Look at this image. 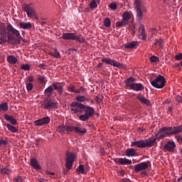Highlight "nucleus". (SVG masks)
<instances>
[{
	"label": "nucleus",
	"instance_id": "a19ab883",
	"mask_svg": "<svg viewBox=\"0 0 182 182\" xmlns=\"http://www.w3.org/2000/svg\"><path fill=\"white\" fill-rule=\"evenodd\" d=\"M33 84H32L31 81H29V82L26 84V88L28 91H31L33 90Z\"/></svg>",
	"mask_w": 182,
	"mask_h": 182
},
{
	"label": "nucleus",
	"instance_id": "052dcab7",
	"mask_svg": "<svg viewBox=\"0 0 182 182\" xmlns=\"http://www.w3.org/2000/svg\"><path fill=\"white\" fill-rule=\"evenodd\" d=\"M41 25L44 26L45 25H46V21H41Z\"/></svg>",
	"mask_w": 182,
	"mask_h": 182
},
{
	"label": "nucleus",
	"instance_id": "c756f323",
	"mask_svg": "<svg viewBox=\"0 0 182 182\" xmlns=\"http://www.w3.org/2000/svg\"><path fill=\"white\" fill-rule=\"evenodd\" d=\"M139 39H142L143 32H145L144 25H140V26L139 27Z\"/></svg>",
	"mask_w": 182,
	"mask_h": 182
},
{
	"label": "nucleus",
	"instance_id": "aec40b11",
	"mask_svg": "<svg viewBox=\"0 0 182 182\" xmlns=\"http://www.w3.org/2000/svg\"><path fill=\"white\" fill-rule=\"evenodd\" d=\"M144 90V86L141 82H135L133 81V90L134 91H142Z\"/></svg>",
	"mask_w": 182,
	"mask_h": 182
},
{
	"label": "nucleus",
	"instance_id": "20e7f679",
	"mask_svg": "<svg viewBox=\"0 0 182 182\" xmlns=\"http://www.w3.org/2000/svg\"><path fill=\"white\" fill-rule=\"evenodd\" d=\"M76 133V134H79V136H83L86 134L87 132V129L85 127H79L78 125H71L70 124H63L62 125H59L57 128L58 132H60V134H65L67 132V134H70V132Z\"/></svg>",
	"mask_w": 182,
	"mask_h": 182
},
{
	"label": "nucleus",
	"instance_id": "4c0bfd02",
	"mask_svg": "<svg viewBox=\"0 0 182 182\" xmlns=\"http://www.w3.org/2000/svg\"><path fill=\"white\" fill-rule=\"evenodd\" d=\"M175 59H176L177 60H181V62L178 63V64H181V66H182V61H181V60H182V53H177V55H175Z\"/></svg>",
	"mask_w": 182,
	"mask_h": 182
},
{
	"label": "nucleus",
	"instance_id": "ea45409f",
	"mask_svg": "<svg viewBox=\"0 0 182 182\" xmlns=\"http://www.w3.org/2000/svg\"><path fill=\"white\" fill-rule=\"evenodd\" d=\"M21 70H31L30 64H22Z\"/></svg>",
	"mask_w": 182,
	"mask_h": 182
},
{
	"label": "nucleus",
	"instance_id": "4d7b16f0",
	"mask_svg": "<svg viewBox=\"0 0 182 182\" xmlns=\"http://www.w3.org/2000/svg\"><path fill=\"white\" fill-rule=\"evenodd\" d=\"M120 182H132V181L130 179H122Z\"/></svg>",
	"mask_w": 182,
	"mask_h": 182
},
{
	"label": "nucleus",
	"instance_id": "c85d7f7f",
	"mask_svg": "<svg viewBox=\"0 0 182 182\" xmlns=\"http://www.w3.org/2000/svg\"><path fill=\"white\" fill-rule=\"evenodd\" d=\"M116 26L121 28L122 26H124V13L122 14V20L121 21H117Z\"/></svg>",
	"mask_w": 182,
	"mask_h": 182
},
{
	"label": "nucleus",
	"instance_id": "5fc2aeb1",
	"mask_svg": "<svg viewBox=\"0 0 182 182\" xmlns=\"http://www.w3.org/2000/svg\"><path fill=\"white\" fill-rule=\"evenodd\" d=\"M63 173L66 174V173H68L69 169L67 168V166H66V168H63Z\"/></svg>",
	"mask_w": 182,
	"mask_h": 182
},
{
	"label": "nucleus",
	"instance_id": "dca6fc26",
	"mask_svg": "<svg viewBox=\"0 0 182 182\" xmlns=\"http://www.w3.org/2000/svg\"><path fill=\"white\" fill-rule=\"evenodd\" d=\"M176 146V145L175 141H169L165 143V145L164 146V150H168V152H174Z\"/></svg>",
	"mask_w": 182,
	"mask_h": 182
},
{
	"label": "nucleus",
	"instance_id": "69168bd1",
	"mask_svg": "<svg viewBox=\"0 0 182 182\" xmlns=\"http://www.w3.org/2000/svg\"><path fill=\"white\" fill-rule=\"evenodd\" d=\"M178 181H182V176H181V177H178Z\"/></svg>",
	"mask_w": 182,
	"mask_h": 182
},
{
	"label": "nucleus",
	"instance_id": "a878e982",
	"mask_svg": "<svg viewBox=\"0 0 182 182\" xmlns=\"http://www.w3.org/2000/svg\"><path fill=\"white\" fill-rule=\"evenodd\" d=\"M9 110V105L7 102H2L0 104V111L6 112Z\"/></svg>",
	"mask_w": 182,
	"mask_h": 182
},
{
	"label": "nucleus",
	"instance_id": "412c9836",
	"mask_svg": "<svg viewBox=\"0 0 182 182\" xmlns=\"http://www.w3.org/2000/svg\"><path fill=\"white\" fill-rule=\"evenodd\" d=\"M136 98L139 102H141V104H145L146 105H150L151 102L150 100H148V98H146L143 96V95H137Z\"/></svg>",
	"mask_w": 182,
	"mask_h": 182
},
{
	"label": "nucleus",
	"instance_id": "49530a36",
	"mask_svg": "<svg viewBox=\"0 0 182 182\" xmlns=\"http://www.w3.org/2000/svg\"><path fill=\"white\" fill-rule=\"evenodd\" d=\"M38 68H40L41 70H46V64L44 63H41V64H38Z\"/></svg>",
	"mask_w": 182,
	"mask_h": 182
},
{
	"label": "nucleus",
	"instance_id": "6ab92c4d",
	"mask_svg": "<svg viewBox=\"0 0 182 182\" xmlns=\"http://www.w3.org/2000/svg\"><path fill=\"white\" fill-rule=\"evenodd\" d=\"M30 163L31 164V166H33V168H36V170H41V165H39V163L36 158H31Z\"/></svg>",
	"mask_w": 182,
	"mask_h": 182
},
{
	"label": "nucleus",
	"instance_id": "774afa93",
	"mask_svg": "<svg viewBox=\"0 0 182 182\" xmlns=\"http://www.w3.org/2000/svg\"><path fill=\"white\" fill-rule=\"evenodd\" d=\"M166 104H171V100H166Z\"/></svg>",
	"mask_w": 182,
	"mask_h": 182
},
{
	"label": "nucleus",
	"instance_id": "09e8293b",
	"mask_svg": "<svg viewBox=\"0 0 182 182\" xmlns=\"http://www.w3.org/2000/svg\"><path fill=\"white\" fill-rule=\"evenodd\" d=\"M175 138H176L177 141H178V143H182V136H175Z\"/></svg>",
	"mask_w": 182,
	"mask_h": 182
},
{
	"label": "nucleus",
	"instance_id": "39448f33",
	"mask_svg": "<svg viewBox=\"0 0 182 182\" xmlns=\"http://www.w3.org/2000/svg\"><path fill=\"white\" fill-rule=\"evenodd\" d=\"M54 90H57L58 93L59 95H63L64 91V86L60 84V82H53L52 84V86H48L46 87V89L44 91V93L47 95V97H51L52 93L54 91Z\"/></svg>",
	"mask_w": 182,
	"mask_h": 182
},
{
	"label": "nucleus",
	"instance_id": "f257e3e1",
	"mask_svg": "<svg viewBox=\"0 0 182 182\" xmlns=\"http://www.w3.org/2000/svg\"><path fill=\"white\" fill-rule=\"evenodd\" d=\"M76 102L70 104V111L73 114H77L80 112L79 119L81 122H87L90 118L95 114V107L91 105H85L82 102H89L90 98L85 97V95H77L75 97Z\"/></svg>",
	"mask_w": 182,
	"mask_h": 182
},
{
	"label": "nucleus",
	"instance_id": "603ef678",
	"mask_svg": "<svg viewBox=\"0 0 182 182\" xmlns=\"http://www.w3.org/2000/svg\"><path fill=\"white\" fill-rule=\"evenodd\" d=\"M28 80H29L31 83H32V82L33 81V77H32L31 75L28 76Z\"/></svg>",
	"mask_w": 182,
	"mask_h": 182
},
{
	"label": "nucleus",
	"instance_id": "e2e57ef3",
	"mask_svg": "<svg viewBox=\"0 0 182 182\" xmlns=\"http://www.w3.org/2000/svg\"><path fill=\"white\" fill-rule=\"evenodd\" d=\"M80 91H85V87H83V86H81Z\"/></svg>",
	"mask_w": 182,
	"mask_h": 182
},
{
	"label": "nucleus",
	"instance_id": "7c9ffc66",
	"mask_svg": "<svg viewBox=\"0 0 182 182\" xmlns=\"http://www.w3.org/2000/svg\"><path fill=\"white\" fill-rule=\"evenodd\" d=\"M13 182H24L23 177L22 176H16L14 177Z\"/></svg>",
	"mask_w": 182,
	"mask_h": 182
},
{
	"label": "nucleus",
	"instance_id": "ddd939ff",
	"mask_svg": "<svg viewBox=\"0 0 182 182\" xmlns=\"http://www.w3.org/2000/svg\"><path fill=\"white\" fill-rule=\"evenodd\" d=\"M75 158H76V156L75 154H74L73 152H67L65 166H66V168L68 169V171L69 170H71V168H73V163Z\"/></svg>",
	"mask_w": 182,
	"mask_h": 182
},
{
	"label": "nucleus",
	"instance_id": "72a5a7b5",
	"mask_svg": "<svg viewBox=\"0 0 182 182\" xmlns=\"http://www.w3.org/2000/svg\"><path fill=\"white\" fill-rule=\"evenodd\" d=\"M104 25L105 26H111L112 21L110 20V18H105V20H104Z\"/></svg>",
	"mask_w": 182,
	"mask_h": 182
},
{
	"label": "nucleus",
	"instance_id": "de8ad7c7",
	"mask_svg": "<svg viewBox=\"0 0 182 182\" xmlns=\"http://www.w3.org/2000/svg\"><path fill=\"white\" fill-rule=\"evenodd\" d=\"M141 39L146 40L147 39V36L146 34V28L144 27V32H142Z\"/></svg>",
	"mask_w": 182,
	"mask_h": 182
},
{
	"label": "nucleus",
	"instance_id": "9b49d317",
	"mask_svg": "<svg viewBox=\"0 0 182 182\" xmlns=\"http://www.w3.org/2000/svg\"><path fill=\"white\" fill-rule=\"evenodd\" d=\"M149 164H151L150 161H144L142 163H138L137 165H134V171L138 173V171L141 172V176H147V172L146 170L149 168Z\"/></svg>",
	"mask_w": 182,
	"mask_h": 182
},
{
	"label": "nucleus",
	"instance_id": "a211bd4d",
	"mask_svg": "<svg viewBox=\"0 0 182 182\" xmlns=\"http://www.w3.org/2000/svg\"><path fill=\"white\" fill-rule=\"evenodd\" d=\"M136 80L134 77H129V79L125 80V86L129 87L130 90H134V81Z\"/></svg>",
	"mask_w": 182,
	"mask_h": 182
},
{
	"label": "nucleus",
	"instance_id": "8fccbe9b",
	"mask_svg": "<svg viewBox=\"0 0 182 182\" xmlns=\"http://www.w3.org/2000/svg\"><path fill=\"white\" fill-rule=\"evenodd\" d=\"M175 100H176V102H182V97H181L180 95H178L177 97H175Z\"/></svg>",
	"mask_w": 182,
	"mask_h": 182
},
{
	"label": "nucleus",
	"instance_id": "9d476101",
	"mask_svg": "<svg viewBox=\"0 0 182 182\" xmlns=\"http://www.w3.org/2000/svg\"><path fill=\"white\" fill-rule=\"evenodd\" d=\"M62 39H71L77 41L78 43H85V38L82 36H76L74 32H63Z\"/></svg>",
	"mask_w": 182,
	"mask_h": 182
},
{
	"label": "nucleus",
	"instance_id": "a18cd8bd",
	"mask_svg": "<svg viewBox=\"0 0 182 182\" xmlns=\"http://www.w3.org/2000/svg\"><path fill=\"white\" fill-rule=\"evenodd\" d=\"M38 80H39V82H41V83H43V82H45L46 80V77L43 75H38Z\"/></svg>",
	"mask_w": 182,
	"mask_h": 182
},
{
	"label": "nucleus",
	"instance_id": "6e6552de",
	"mask_svg": "<svg viewBox=\"0 0 182 182\" xmlns=\"http://www.w3.org/2000/svg\"><path fill=\"white\" fill-rule=\"evenodd\" d=\"M166 80L165 77L159 74V75L156 77V79L151 80V84L154 87H156L158 90H161L162 87L166 86Z\"/></svg>",
	"mask_w": 182,
	"mask_h": 182
},
{
	"label": "nucleus",
	"instance_id": "c9c22d12",
	"mask_svg": "<svg viewBox=\"0 0 182 182\" xmlns=\"http://www.w3.org/2000/svg\"><path fill=\"white\" fill-rule=\"evenodd\" d=\"M68 91H71L72 93H75L76 87L74 86V84H70V86L68 87Z\"/></svg>",
	"mask_w": 182,
	"mask_h": 182
},
{
	"label": "nucleus",
	"instance_id": "f8f14e48",
	"mask_svg": "<svg viewBox=\"0 0 182 182\" xmlns=\"http://www.w3.org/2000/svg\"><path fill=\"white\" fill-rule=\"evenodd\" d=\"M58 102L56 100H53L51 97H47L44 98L42 104L43 109H58Z\"/></svg>",
	"mask_w": 182,
	"mask_h": 182
},
{
	"label": "nucleus",
	"instance_id": "2f4dec72",
	"mask_svg": "<svg viewBox=\"0 0 182 182\" xmlns=\"http://www.w3.org/2000/svg\"><path fill=\"white\" fill-rule=\"evenodd\" d=\"M77 171L78 173H86L84 165H79V166H77Z\"/></svg>",
	"mask_w": 182,
	"mask_h": 182
},
{
	"label": "nucleus",
	"instance_id": "5701e85b",
	"mask_svg": "<svg viewBox=\"0 0 182 182\" xmlns=\"http://www.w3.org/2000/svg\"><path fill=\"white\" fill-rule=\"evenodd\" d=\"M7 61L10 64H16L18 59L15 55H7Z\"/></svg>",
	"mask_w": 182,
	"mask_h": 182
},
{
	"label": "nucleus",
	"instance_id": "473e14b6",
	"mask_svg": "<svg viewBox=\"0 0 182 182\" xmlns=\"http://www.w3.org/2000/svg\"><path fill=\"white\" fill-rule=\"evenodd\" d=\"M104 97L102 95H97V97H95V100L97 102V104H101L103 100Z\"/></svg>",
	"mask_w": 182,
	"mask_h": 182
},
{
	"label": "nucleus",
	"instance_id": "bb28decb",
	"mask_svg": "<svg viewBox=\"0 0 182 182\" xmlns=\"http://www.w3.org/2000/svg\"><path fill=\"white\" fill-rule=\"evenodd\" d=\"M50 55H52L53 57L57 58V59H59L60 57H61L60 52H58V48H54V52H50Z\"/></svg>",
	"mask_w": 182,
	"mask_h": 182
},
{
	"label": "nucleus",
	"instance_id": "0eeeda50",
	"mask_svg": "<svg viewBox=\"0 0 182 182\" xmlns=\"http://www.w3.org/2000/svg\"><path fill=\"white\" fill-rule=\"evenodd\" d=\"M134 9L136 13V20L137 21H142L143 19V12L142 9L144 7L142 0H134Z\"/></svg>",
	"mask_w": 182,
	"mask_h": 182
},
{
	"label": "nucleus",
	"instance_id": "13d9d810",
	"mask_svg": "<svg viewBox=\"0 0 182 182\" xmlns=\"http://www.w3.org/2000/svg\"><path fill=\"white\" fill-rule=\"evenodd\" d=\"M144 129L143 127H139L138 128V132H144Z\"/></svg>",
	"mask_w": 182,
	"mask_h": 182
},
{
	"label": "nucleus",
	"instance_id": "3c124183",
	"mask_svg": "<svg viewBox=\"0 0 182 182\" xmlns=\"http://www.w3.org/2000/svg\"><path fill=\"white\" fill-rule=\"evenodd\" d=\"M40 141H41V139H36L35 141H34L35 145H36V146H39V144H40Z\"/></svg>",
	"mask_w": 182,
	"mask_h": 182
},
{
	"label": "nucleus",
	"instance_id": "58836bf2",
	"mask_svg": "<svg viewBox=\"0 0 182 182\" xmlns=\"http://www.w3.org/2000/svg\"><path fill=\"white\" fill-rule=\"evenodd\" d=\"M151 63H156L157 60H159V57H157V55H151L150 57Z\"/></svg>",
	"mask_w": 182,
	"mask_h": 182
},
{
	"label": "nucleus",
	"instance_id": "680f3d73",
	"mask_svg": "<svg viewBox=\"0 0 182 182\" xmlns=\"http://www.w3.org/2000/svg\"><path fill=\"white\" fill-rule=\"evenodd\" d=\"M75 93H81L80 87V90H75Z\"/></svg>",
	"mask_w": 182,
	"mask_h": 182
},
{
	"label": "nucleus",
	"instance_id": "1a4fd4ad",
	"mask_svg": "<svg viewBox=\"0 0 182 182\" xmlns=\"http://www.w3.org/2000/svg\"><path fill=\"white\" fill-rule=\"evenodd\" d=\"M22 9L24 12H26L28 18H33L34 19H38L36 11L33 7H32V5H31V4H23V5H22Z\"/></svg>",
	"mask_w": 182,
	"mask_h": 182
},
{
	"label": "nucleus",
	"instance_id": "423d86ee",
	"mask_svg": "<svg viewBox=\"0 0 182 182\" xmlns=\"http://www.w3.org/2000/svg\"><path fill=\"white\" fill-rule=\"evenodd\" d=\"M5 119H7V122H10L9 124H4L5 127H7L11 132H18L17 127H15V125L17 124V120L16 118L11 117V114H4Z\"/></svg>",
	"mask_w": 182,
	"mask_h": 182
},
{
	"label": "nucleus",
	"instance_id": "e433bc0d",
	"mask_svg": "<svg viewBox=\"0 0 182 182\" xmlns=\"http://www.w3.org/2000/svg\"><path fill=\"white\" fill-rule=\"evenodd\" d=\"M90 9H95L96 7H97V4L96 0H92V1H90Z\"/></svg>",
	"mask_w": 182,
	"mask_h": 182
},
{
	"label": "nucleus",
	"instance_id": "f03ea898",
	"mask_svg": "<svg viewBox=\"0 0 182 182\" xmlns=\"http://www.w3.org/2000/svg\"><path fill=\"white\" fill-rule=\"evenodd\" d=\"M179 132H182V125H175L173 127H161L159 129L154 138H149L148 139H140V149H146L147 146L154 145L156 139H163L167 136L176 134L178 136Z\"/></svg>",
	"mask_w": 182,
	"mask_h": 182
},
{
	"label": "nucleus",
	"instance_id": "b1692460",
	"mask_svg": "<svg viewBox=\"0 0 182 182\" xmlns=\"http://www.w3.org/2000/svg\"><path fill=\"white\" fill-rule=\"evenodd\" d=\"M19 25H20L21 28H26V29L32 28V23H31L30 21H28V22L21 21L19 23Z\"/></svg>",
	"mask_w": 182,
	"mask_h": 182
},
{
	"label": "nucleus",
	"instance_id": "4468645a",
	"mask_svg": "<svg viewBox=\"0 0 182 182\" xmlns=\"http://www.w3.org/2000/svg\"><path fill=\"white\" fill-rule=\"evenodd\" d=\"M103 63H105L106 64H111L112 66H115L117 68H124V65L122 64V63L115 62L112 59L106 58L102 59V63H99L97 64V68H102V66H103Z\"/></svg>",
	"mask_w": 182,
	"mask_h": 182
},
{
	"label": "nucleus",
	"instance_id": "6e6d98bb",
	"mask_svg": "<svg viewBox=\"0 0 182 182\" xmlns=\"http://www.w3.org/2000/svg\"><path fill=\"white\" fill-rule=\"evenodd\" d=\"M46 173H50V176H55V172H50L49 170H46Z\"/></svg>",
	"mask_w": 182,
	"mask_h": 182
},
{
	"label": "nucleus",
	"instance_id": "0e129e2a",
	"mask_svg": "<svg viewBox=\"0 0 182 182\" xmlns=\"http://www.w3.org/2000/svg\"><path fill=\"white\" fill-rule=\"evenodd\" d=\"M154 45H158V39H155V43H154Z\"/></svg>",
	"mask_w": 182,
	"mask_h": 182
},
{
	"label": "nucleus",
	"instance_id": "4be33fe9",
	"mask_svg": "<svg viewBox=\"0 0 182 182\" xmlns=\"http://www.w3.org/2000/svg\"><path fill=\"white\" fill-rule=\"evenodd\" d=\"M132 16L131 14L129 13L128 11H125L124 13V26H126V25H128V23L129 21V20L131 19Z\"/></svg>",
	"mask_w": 182,
	"mask_h": 182
},
{
	"label": "nucleus",
	"instance_id": "bf43d9fd",
	"mask_svg": "<svg viewBox=\"0 0 182 182\" xmlns=\"http://www.w3.org/2000/svg\"><path fill=\"white\" fill-rule=\"evenodd\" d=\"M124 170H121L120 172L119 173V176H124Z\"/></svg>",
	"mask_w": 182,
	"mask_h": 182
},
{
	"label": "nucleus",
	"instance_id": "2eb2a0df",
	"mask_svg": "<svg viewBox=\"0 0 182 182\" xmlns=\"http://www.w3.org/2000/svg\"><path fill=\"white\" fill-rule=\"evenodd\" d=\"M50 122V117H43V118H38V120H35L34 125H36V127H41L42 125H47Z\"/></svg>",
	"mask_w": 182,
	"mask_h": 182
},
{
	"label": "nucleus",
	"instance_id": "338daca9",
	"mask_svg": "<svg viewBox=\"0 0 182 182\" xmlns=\"http://www.w3.org/2000/svg\"><path fill=\"white\" fill-rule=\"evenodd\" d=\"M168 111L171 112L173 111V107H168Z\"/></svg>",
	"mask_w": 182,
	"mask_h": 182
},
{
	"label": "nucleus",
	"instance_id": "cd10ccee",
	"mask_svg": "<svg viewBox=\"0 0 182 182\" xmlns=\"http://www.w3.org/2000/svg\"><path fill=\"white\" fill-rule=\"evenodd\" d=\"M126 156H136L135 149H127L126 151Z\"/></svg>",
	"mask_w": 182,
	"mask_h": 182
},
{
	"label": "nucleus",
	"instance_id": "864d4df0",
	"mask_svg": "<svg viewBox=\"0 0 182 182\" xmlns=\"http://www.w3.org/2000/svg\"><path fill=\"white\" fill-rule=\"evenodd\" d=\"M39 182H46V179L44 178V177H40V179H38Z\"/></svg>",
	"mask_w": 182,
	"mask_h": 182
},
{
	"label": "nucleus",
	"instance_id": "f3484780",
	"mask_svg": "<svg viewBox=\"0 0 182 182\" xmlns=\"http://www.w3.org/2000/svg\"><path fill=\"white\" fill-rule=\"evenodd\" d=\"M116 163H119V164H129L130 168H134L133 165H132V159H127V158H119V159H114Z\"/></svg>",
	"mask_w": 182,
	"mask_h": 182
},
{
	"label": "nucleus",
	"instance_id": "393cba45",
	"mask_svg": "<svg viewBox=\"0 0 182 182\" xmlns=\"http://www.w3.org/2000/svg\"><path fill=\"white\" fill-rule=\"evenodd\" d=\"M138 45V41H131L129 43H127L124 45L125 48H134L135 46Z\"/></svg>",
	"mask_w": 182,
	"mask_h": 182
},
{
	"label": "nucleus",
	"instance_id": "79ce46f5",
	"mask_svg": "<svg viewBox=\"0 0 182 182\" xmlns=\"http://www.w3.org/2000/svg\"><path fill=\"white\" fill-rule=\"evenodd\" d=\"M109 9H112L113 11H115V9H117V4H115L114 1H112V4H109Z\"/></svg>",
	"mask_w": 182,
	"mask_h": 182
},
{
	"label": "nucleus",
	"instance_id": "37998d69",
	"mask_svg": "<svg viewBox=\"0 0 182 182\" xmlns=\"http://www.w3.org/2000/svg\"><path fill=\"white\" fill-rule=\"evenodd\" d=\"M8 139H0V146H1V145L6 146L8 145Z\"/></svg>",
	"mask_w": 182,
	"mask_h": 182
},
{
	"label": "nucleus",
	"instance_id": "f704fd0d",
	"mask_svg": "<svg viewBox=\"0 0 182 182\" xmlns=\"http://www.w3.org/2000/svg\"><path fill=\"white\" fill-rule=\"evenodd\" d=\"M1 173H11V170L10 168H6V166H4V168L1 169Z\"/></svg>",
	"mask_w": 182,
	"mask_h": 182
},
{
	"label": "nucleus",
	"instance_id": "7ed1b4c3",
	"mask_svg": "<svg viewBox=\"0 0 182 182\" xmlns=\"http://www.w3.org/2000/svg\"><path fill=\"white\" fill-rule=\"evenodd\" d=\"M14 36H16L18 43H21V41H23V43H25V39H23L22 36H21V32L15 28L13 25L9 24L6 27L5 23H0V45H4L5 43L15 45L16 39Z\"/></svg>",
	"mask_w": 182,
	"mask_h": 182
},
{
	"label": "nucleus",
	"instance_id": "c03bdc74",
	"mask_svg": "<svg viewBox=\"0 0 182 182\" xmlns=\"http://www.w3.org/2000/svg\"><path fill=\"white\" fill-rule=\"evenodd\" d=\"M164 44V39H158V45L160 46V48H163Z\"/></svg>",
	"mask_w": 182,
	"mask_h": 182
}]
</instances>
